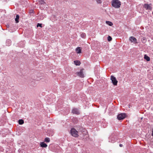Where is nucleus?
I'll use <instances>...</instances> for the list:
<instances>
[{
    "label": "nucleus",
    "instance_id": "2",
    "mask_svg": "<svg viewBox=\"0 0 153 153\" xmlns=\"http://www.w3.org/2000/svg\"><path fill=\"white\" fill-rule=\"evenodd\" d=\"M70 133L71 135L74 137H77L78 136V132L74 128L71 129Z\"/></svg>",
    "mask_w": 153,
    "mask_h": 153
},
{
    "label": "nucleus",
    "instance_id": "12",
    "mask_svg": "<svg viewBox=\"0 0 153 153\" xmlns=\"http://www.w3.org/2000/svg\"><path fill=\"white\" fill-rule=\"evenodd\" d=\"M11 43V41L10 40L8 39L7 40L6 42V45L8 46H9L10 45Z\"/></svg>",
    "mask_w": 153,
    "mask_h": 153
},
{
    "label": "nucleus",
    "instance_id": "20",
    "mask_svg": "<svg viewBox=\"0 0 153 153\" xmlns=\"http://www.w3.org/2000/svg\"><path fill=\"white\" fill-rule=\"evenodd\" d=\"M81 37L83 38H85L86 36V34L85 33H82L81 34Z\"/></svg>",
    "mask_w": 153,
    "mask_h": 153
},
{
    "label": "nucleus",
    "instance_id": "22",
    "mask_svg": "<svg viewBox=\"0 0 153 153\" xmlns=\"http://www.w3.org/2000/svg\"><path fill=\"white\" fill-rule=\"evenodd\" d=\"M112 39V38L110 36L108 37V41H111Z\"/></svg>",
    "mask_w": 153,
    "mask_h": 153
},
{
    "label": "nucleus",
    "instance_id": "15",
    "mask_svg": "<svg viewBox=\"0 0 153 153\" xmlns=\"http://www.w3.org/2000/svg\"><path fill=\"white\" fill-rule=\"evenodd\" d=\"M106 24L110 26H112L113 25V23L111 22L106 21L105 22Z\"/></svg>",
    "mask_w": 153,
    "mask_h": 153
},
{
    "label": "nucleus",
    "instance_id": "14",
    "mask_svg": "<svg viewBox=\"0 0 153 153\" xmlns=\"http://www.w3.org/2000/svg\"><path fill=\"white\" fill-rule=\"evenodd\" d=\"M144 59L146 60L147 61H149L150 60V58L149 57L146 55H145L144 56Z\"/></svg>",
    "mask_w": 153,
    "mask_h": 153
},
{
    "label": "nucleus",
    "instance_id": "8",
    "mask_svg": "<svg viewBox=\"0 0 153 153\" xmlns=\"http://www.w3.org/2000/svg\"><path fill=\"white\" fill-rule=\"evenodd\" d=\"M129 40L132 42H133L134 43H137L136 39L133 36H131L129 38Z\"/></svg>",
    "mask_w": 153,
    "mask_h": 153
},
{
    "label": "nucleus",
    "instance_id": "16",
    "mask_svg": "<svg viewBox=\"0 0 153 153\" xmlns=\"http://www.w3.org/2000/svg\"><path fill=\"white\" fill-rule=\"evenodd\" d=\"M74 63L76 65H79L80 64V62L79 61L77 60L74 61Z\"/></svg>",
    "mask_w": 153,
    "mask_h": 153
},
{
    "label": "nucleus",
    "instance_id": "25",
    "mask_svg": "<svg viewBox=\"0 0 153 153\" xmlns=\"http://www.w3.org/2000/svg\"><path fill=\"white\" fill-rule=\"evenodd\" d=\"M19 151L20 153H22L23 152L22 150V149H19Z\"/></svg>",
    "mask_w": 153,
    "mask_h": 153
},
{
    "label": "nucleus",
    "instance_id": "5",
    "mask_svg": "<svg viewBox=\"0 0 153 153\" xmlns=\"http://www.w3.org/2000/svg\"><path fill=\"white\" fill-rule=\"evenodd\" d=\"M143 7L146 10H151L152 9V4H145Z\"/></svg>",
    "mask_w": 153,
    "mask_h": 153
},
{
    "label": "nucleus",
    "instance_id": "17",
    "mask_svg": "<svg viewBox=\"0 0 153 153\" xmlns=\"http://www.w3.org/2000/svg\"><path fill=\"white\" fill-rule=\"evenodd\" d=\"M24 123V121L23 120L21 119V120H19V124L22 125V124H23Z\"/></svg>",
    "mask_w": 153,
    "mask_h": 153
},
{
    "label": "nucleus",
    "instance_id": "4",
    "mask_svg": "<svg viewBox=\"0 0 153 153\" xmlns=\"http://www.w3.org/2000/svg\"><path fill=\"white\" fill-rule=\"evenodd\" d=\"M126 116V114L124 113H122L118 115L117 118L119 120H121L124 119Z\"/></svg>",
    "mask_w": 153,
    "mask_h": 153
},
{
    "label": "nucleus",
    "instance_id": "23",
    "mask_svg": "<svg viewBox=\"0 0 153 153\" xmlns=\"http://www.w3.org/2000/svg\"><path fill=\"white\" fill-rule=\"evenodd\" d=\"M37 27H42V24H41L38 23L37 25Z\"/></svg>",
    "mask_w": 153,
    "mask_h": 153
},
{
    "label": "nucleus",
    "instance_id": "27",
    "mask_svg": "<svg viewBox=\"0 0 153 153\" xmlns=\"http://www.w3.org/2000/svg\"><path fill=\"white\" fill-rule=\"evenodd\" d=\"M119 146L120 147H122L123 146V145L122 144H120Z\"/></svg>",
    "mask_w": 153,
    "mask_h": 153
},
{
    "label": "nucleus",
    "instance_id": "3",
    "mask_svg": "<svg viewBox=\"0 0 153 153\" xmlns=\"http://www.w3.org/2000/svg\"><path fill=\"white\" fill-rule=\"evenodd\" d=\"M111 80L112 82L114 85H117V80L116 78L113 76H111Z\"/></svg>",
    "mask_w": 153,
    "mask_h": 153
},
{
    "label": "nucleus",
    "instance_id": "7",
    "mask_svg": "<svg viewBox=\"0 0 153 153\" xmlns=\"http://www.w3.org/2000/svg\"><path fill=\"white\" fill-rule=\"evenodd\" d=\"M72 113L74 114H76L77 115L79 114V110L76 108H74L72 109Z\"/></svg>",
    "mask_w": 153,
    "mask_h": 153
},
{
    "label": "nucleus",
    "instance_id": "10",
    "mask_svg": "<svg viewBox=\"0 0 153 153\" xmlns=\"http://www.w3.org/2000/svg\"><path fill=\"white\" fill-rule=\"evenodd\" d=\"M40 146L42 147L45 148L47 146V145L44 142H42L40 143Z\"/></svg>",
    "mask_w": 153,
    "mask_h": 153
},
{
    "label": "nucleus",
    "instance_id": "24",
    "mask_svg": "<svg viewBox=\"0 0 153 153\" xmlns=\"http://www.w3.org/2000/svg\"><path fill=\"white\" fill-rule=\"evenodd\" d=\"M96 1L98 4H101L102 2L101 0H96Z\"/></svg>",
    "mask_w": 153,
    "mask_h": 153
},
{
    "label": "nucleus",
    "instance_id": "26",
    "mask_svg": "<svg viewBox=\"0 0 153 153\" xmlns=\"http://www.w3.org/2000/svg\"><path fill=\"white\" fill-rule=\"evenodd\" d=\"M152 135L153 137V128L152 129Z\"/></svg>",
    "mask_w": 153,
    "mask_h": 153
},
{
    "label": "nucleus",
    "instance_id": "28",
    "mask_svg": "<svg viewBox=\"0 0 153 153\" xmlns=\"http://www.w3.org/2000/svg\"><path fill=\"white\" fill-rule=\"evenodd\" d=\"M152 14L153 15V11L152 12Z\"/></svg>",
    "mask_w": 153,
    "mask_h": 153
},
{
    "label": "nucleus",
    "instance_id": "6",
    "mask_svg": "<svg viewBox=\"0 0 153 153\" xmlns=\"http://www.w3.org/2000/svg\"><path fill=\"white\" fill-rule=\"evenodd\" d=\"M83 69L81 70L79 72L77 73V75L81 77H84V75L83 74Z\"/></svg>",
    "mask_w": 153,
    "mask_h": 153
},
{
    "label": "nucleus",
    "instance_id": "18",
    "mask_svg": "<svg viewBox=\"0 0 153 153\" xmlns=\"http://www.w3.org/2000/svg\"><path fill=\"white\" fill-rule=\"evenodd\" d=\"M88 135H85L83 136V139L85 140H87L88 139Z\"/></svg>",
    "mask_w": 153,
    "mask_h": 153
},
{
    "label": "nucleus",
    "instance_id": "19",
    "mask_svg": "<svg viewBox=\"0 0 153 153\" xmlns=\"http://www.w3.org/2000/svg\"><path fill=\"white\" fill-rule=\"evenodd\" d=\"M45 141L47 143L49 142L50 141V139L49 138L46 137L45 139Z\"/></svg>",
    "mask_w": 153,
    "mask_h": 153
},
{
    "label": "nucleus",
    "instance_id": "9",
    "mask_svg": "<svg viewBox=\"0 0 153 153\" xmlns=\"http://www.w3.org/2000/svg\"><path fill=\"white\" fill-rule=\"evenodd\" d=\"M116 141L115 139L112 137V136H110L109 137L108 139V141L109 142H111L112 143H114Z\"/></svg>",
    "mask_w": 153,
    "mask_h": 153
},
{
    "label": "nucleus",
    "instance_id": "1",
    "mask_svg": "<svg viewBox=\"0 0 153 153\" xmlns=\"http://www.w3.org/2000/svg\"><path fill=\"white\" fill-rule=\"evenodd\" d=\"M112 6L115 8H119L121 5V2L118 0H113L112 1Z\"/></svg>",
    "mask_w": 153,
    "mask_h": 153
},
{
    "label": "nucleus",
    "instance_id": "21",
    "mask_svg": "<svg viewBox=\"0 0 153 153\" xmlns=\"http://www.w3.org/2000/svg\"><path fill=\"white\" fill-rule=\"evenodd\" d=\"M39 3L41 4H43L45 3V2L43 0H41L39 1Z\"/></svg>",
    "mask_w": 153,
    "mask_h": 153
},
{
    "label": "nucleus",
    "instance_id": "11",
    "mask_svg": "<svg viewBox=\"0 0 153 153\" xmlns=\"http://www.w3.org/2000/svg\"><path fill=\"white\" fill-rule=\"evenodd\" d=\"M76 51L77 53H80L81 52V49L80 47H78L76 49Z\"/></svg>",
    "mask_w": 153,
    "mask_h": 153
},
{
    "label": "nucleus",
    "instance_id": "13",
    "mask_svg": "<svg viewBox=\"0 0 153 153\" xmlns=\"http://www.w3.org/2000/svg\"><path fill=\"white\" fill-rule=\"evenodd\" d=\"M19 15H17L16 16V18L15 19V20L16 23H18L19 22Z\"/></svg>",
    "mask_w": 153,
    "mask_h": 153
}]
</instances>
